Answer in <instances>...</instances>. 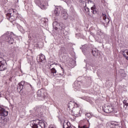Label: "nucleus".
I'll use <instances>...</instances> for the list:
<instances>
[{"label":"nucleus","instance_id":"nucleus-30","mask_svg":"<svg viewBox=\"0 0 128 128\" xmlns=\"http://www.w3.org/2000/svg\"><path fill=\"white\" fill-rule=\"evenodd\" d=\"M38 93V94L40 96H42V90H39Z\"/></svg>","mask_w":128,"mask_h":128},{"label":"nucleus","instance_id":"nucleus-29","mask_svg":"<svg viewBox=\"0 0 128 128\" xmlns=\"http://www.w3.org/2000/svg\"><path fill=\"white\" fill-rule=\"evenodd\" d=\"M84 10L86 12H88V14H90V8H84Z\"/></svg>","mask_w":128,"mask_h":128},{"label":"nucleus","instance_id":"nucleus-20","mask_svg":"<svg viewBox=\"0 0 128 128\" xmlns=\"http://www.w3.org/2000/svg\"><path fill=\"white\" fill-rule=\"evenodd\" d=\"M91 12L93 14H96V6H93L91 8Z\"/></svg>","mask_w":128,"mask_h":128},{"label":"nucleus","instance_id":"nucleus-33","mask_svg":"<svg viewBox=\"0 0 128 128\" xmlns=\"http://www.w3.org/2000/svg\"><path fill=\"white\" fill-rule=\"evenodd\" d=\"M84 0H80V2H82V1H83Z\"/></svg>","mask_w":128,"mask_h":128},{"label":"nucleus","instance_id":"nucleus-24","mask_svg":"<svg viewBox=\"0 0 128 128\" xmlns=\"http://www.w3.org/2000/svg\"><path fill=\"white\" fill-rule=\"evenodd\" d=\"M86 118H92V114L90 113H87L86 114Z\"/></svg>","mask_w":128,"mask_h":128},{"label":"nucleus","instance_id":"nucleus-17","mask_svg":"<svg viewBox=\"0 0 128 128\" xmlns=\"http://www.w3.org/2000/svg\"><path fill=\"white\" fill-rule=\"evenodd\" d=\"M62 16L64 20H68V13L66 11L62 12Z\"/></svg>","mask_w":128,"mask_h":128},{"label":"nucleus","instance_id":"nucleus-16","mask_svg":"<svg viewBox=\"0 0 128 128\" xmlns=\"http://www.w3.org/2000/svg\"><path fill=\"white\" fill-rule=\"evenodd\" d=\"M92 54L94 56H100V52L98 49L94 48L92 50Z\"/></svg>","mask_w":128,"mask_h":128},{"label":"nucleus","instance_id":"nucleus-18","mask_svg":"<svg viewBox=\"0 0 128 128\" xmlns=\"http://www.w3.org/2000/svg\"><path fill=\"white\" fill-rule=\"evenodd\" d=\"M7 20H8L11 22H14L16 20V18L12 15H10V16H6Z\"/></svg>","mask_w":128,"mask_h":128},{"label":"nucleus","instance_id":"nucleus-40","mask_svg":"<svg viewBox=\"0 0 128 128\" xmlns=\"http://www.w3.org/2000/svg\"><path fill=\"white\" fill-rule=\"evenodd\" d=\"M18 2V0H17Z\"/></svg>","mask_w":128,"mask_h":128},{"label":"nucleus","instance_id":"nucleus-36","mask_svg":"<svg viewBox=\"0 0 128 128\" xmlns=\"http://www.w3.org/2000/svg\"><path fill=\"white\" fill-rule=\"evenodd\" d=\"M60 74V76H64V74Z\"/></svg>","mask_w":128,"mask_h":128},{"label":"nucleus","instance_id":"nucleus-31","mask_svg":"<svg viewBox=\"0 0 128 128\" xmlns=\"http://www.w3.org/2000/svg\"><path fill=\"white\" fill-rule=\"evenodd\" d=\"M4 122L2 121V120H0V126H4V124H3Z\"/></svg>","mask_w":128,"mask_h":128},{"label":"nucleus","instance_id":"nucleus-32","mask_svg":"<svg viewBox=\"0 0 128 128\" xmlns=\"http://www.w3.org/2000/svg\"><path fill=\"white\" fill-rule=\"evenodd\" d=\"M49 128H56V126L51 124L50 125Z\"/></svg>","mask_w":128,"mask_h":128},{"label":"nucleus","instance_id":"nucleus-26","mask_svg":"<svg viewBox=\"0 0 128 128\" xmlns=\"http://www.w3.org/2000/svg\"><path fill=\"white\" fill-rule=\"evenodd\" d=\"M78 128H88V127H86V125H80L79 124L78 126Z\"/></svg>","mask_w":128,"mask_h":128},{"label":"nucleus","instance_id":"nucleus-23","mask_svg":"<svg viewBox=\"0 0 128 128\" xmlns=\"http://www.w3.org/2000/svg\"><path fill=\"white\" fill-rule=\"evenodd\" d=\"M58 24L60 26L59 27V28L60 30H62L64 28V24L63 23H60V24Z\"/></svg>","mask_w":128,"mask_h":128},{"label":"nucleus","instance_id":"nucleus-19","mask_svg":"<svg viewBox=\"0 0 128 128\" xmlns=\"http://www.w3.org/2000/svg\"><path fill=\"white\" fill-rule=\"evenodd\" d=\"M123 56L126 60H128V50H126L124 51Z\"/></svg>","mask_w":128,"mask_h":128},{"label":"nucleus","instance_id":"nucleus-10","mask_svg":"<svg viewBox=\"0 0 128 128\" xmlns=\"http://www.w3.org/2000/svg\"><path fill=\"white\" fill-rule=\"evenodd\" d=\"M62 7L60 6H57L54 10L53 14L54 16H60V14L62 12Z\"/></svg>","mask_w":128,"mask_h":128},{"label":"nucleus","instance_id":"nucleus-11","mask_svg":"<svg viewBox=\"0 0 128 128\" xmlns=\"http://www.w3.org/2000/svg\"><path fill=\"white\" fill-rule=\"evenodd\" d=\"M37 60H38L40 62H46V56L43 54H40L37 56Z\"/></svg>","mask_w":128,"mask_h":128},{"label":"nucleus","instance_id":"nucleus-37","mask_svg":"<svg viewBox=\"0 0 128 128\" xmlns=\"http://www.w3.org/2000/svg\"><path fill=\"white\" fill-rule=\"evenodd\" d=\"M90 34H92V36L94 35V34H92V32H90Z\"/></svg>","mask_w":128,"mask_h":128},{"label":"nucleus","instance_id":"nucleus-38","mask_svg":"<svg viewBox=\"0 0 128 128\" xmlns=\"http://www.w3.org/2000/svg\"><path fill=\"white\" fill-rule=\"evenodd\" d=\"M10 80H12V78H10Z\"/></svg>","mask_w":128,"mask_h":128},{"label":"nucleus","instance_id":"nucleus-25","mask_svg":"<svg viewBox=\"0 0 128 128\" xmlns=\"http://www.w3.org/2000/svg\"><path fill=\"white\" fill-rule=\"evenodd\" d=\"M123 103L125 106H128V99L124 100L123 101Z\"/></svg>","mask_w":128,"mask_h":128},{"label":"nucleus","instance_id":"nucleus-9","mask_svg":"<svg viewBox=\"0 0 128 128\" xmlns=\"http://www.w3.org/2000/svg\"><path fill=\"white\" fill-rule=\"evenodd\" d=\"M74 106H76V108H74V114L75 116H80V109L78 108V104H74Z\"/></svg>","mask_w":128,"mask_h":128},{"label":"nucleus","instance_id":"nucleus-4","mask_svg":"<svg viewBox=\"0 0 128 128\" xmlns=\"http://www.w3.org/2000/svg\"><path fill=\"white\" fill-rule=\"evenodd\" d=\"M35 4L40 6L42 10H46L48 8V2H41L40 0H36Z\"/></svg>","mask_w":128,"mask_h":128},{"label":"nucleus","instance_id":"nucleus-1","mask_svg":"<svg viewBox=\"0 0 128 128\" xmlns=\"http://www.w3.org/2000/svg\"><path fill=\"white\" fill-rule=\"evenodd\" d=\"M32 128H46V124L42 120H36L30 122Z\"/></svg>","mask_w":128,"mask_h":128},{"label":"nucleus","instance_id":"nucleus-34","mask_svg":"<svg viewBox=\"0 0 128 128\" xmlns=\"http://www.w3.org/2000/svg\"><path fill=\"white\" fill-rule=\"evenodd\" d=\"M82 100H86V98H84V97H82Z\"/></svg>","mask_w":128,"mask_h":128},{"label":"nucleus","instance_id":"nucleus-2","mask_svg":"<svg viewBox=\"0 0 128 128\" xmlns=\"http://www.w3.org/2000/svg\"><path fill=\"white\" fill-rule=\"evenodd\" d=\"M14 34L12 32H6L5 34L2 36V38H4L5 40L9 43L10 44H14Z\"/></svg>","mask_w":128,"mask_h":128},{"label":"nucleus","instance_id":"nucleus-5","mask_svg":"<svg viewBox=\"0 0 128 128\" xmlns=\"http://www.w3.org/2000/svg\"><path fill=\"white\" fill-rule=\"evenodd\" d=\"M104 38V33L100 30L97 32L96 36L95 38V40L101 44L102 42V38Z\"/></svg>","mask_w":128,"mask_h":128},{"label":"nucleus","instance_id":"nucleus-28","mask_svg":"<svg viewBox=\"0 0 128 128\" xmlns=\"http://www.w3.org/2000/svg\"><path fill=\"white\" fill-rule=\"evenodd\" d=\"M86 4H94V2L90 0H88V2H86L85 6H86Z\"/></svg>","mask_w":128,"mask_h":128},{"label":"nucleus","instance_id":"nucleus-22","mask_svg":"<svg viewBox=\"0 0 128 128\" xmlns=\"http://www.w3.org/2000/svg\"><path fill=\"white\" fill-rule=\"evenodd\" d=\"M66 52V48L64 47H61L60 49V54H62Z\"/></svg>","mask_w":128,"mask_h":128},{"label":"nucleus","instance_id":"nucleus-44","mask_svg":"<svg viewBox=\"0 0 128 128\" xmlns=\"http://www.w3.org/2000/svg\"><path fill=\"white\" fill-rule=\"evenodd\" d=\"M84 62H86V60H84Z\"/></svg>","mask_w":128,"mask_h":128},{"label":"nucleus","instance_id":"nucleus-8","mask_svg":"<svg viewBox=\"0 0 128 128\" xmlns=\"http://www.w3.org/2000/svg\"><path fill=\"white\" fill-rule=\"evenodd\" d=\"M29 84L31 88H32V84L25 82L24 81H22L20 82V83H19L18 84V86H17V88L18 90H22V88H24V86L25 84Z\"/></svg>","mask_w":128,"mask_h":128},{"label":"nucleus","instance_id":"nucleus-35","mask_svg":"<svg viewBox=\"0 0 128 128\" xmlns=\"http://www.w3.org/2000/svg\"><path fill=\"white\" fill-rule=\"evenodd\" d=\"M38 118H42V116H40L38 115Z\"/></svg>","mask_w":128,"mask_h":128},{"label":"nucleus","instance_id":"nucleus-43","mask_svg":"<svg viewBox=\"0 0 128 128\" xmlns=\"http://www.w3.org/2000/svg\"><path fill=\"white\" fill-rule=\"evenodd\" d=\"M84 54L86 56V54L84 53Z\"/></svg>","mask_w":128,"mask_h":128},{"label":"nucleus","instance_id":"nucleus-42","mask_svg":"<svg viewBox=\"0 0 128 128\" xmlns=\"http://www.w3.org/2000/svg\"><path fill=\"white\" fill-rule=\"evenodd\" d=\"M0 96H2V95H0Z\"/></svg>","mask_w":128,"mask_h":128},{"label":"nucleus","instance_id":"nucleus-21","mask_svg":"<svg viewBox=\"0 0 128 128\" xmlns=\"http://www.w3.org/2000/svg\"><path fill=\"white\" fill-rule=\"evenodd\" d=\"M110 128H116L118 126V125L114 124V122L110 124Z\"/></svg>","mask_w":128,"mask_h":128},{"label":"nucleus","instance_id":"nucleus-12","mask_svg":"<svg viewBox=\"0 0 128 128\" xmlns=\"http://www.w3.org/2000/svg\"><path fill=\"white\" fill-rule=\"evenodd\" d=\"M12 14H16V10L12 8L10 9L8 11L7 14H6V17L12 16Z\"/></svg>","mask_w":128,"mask_h":128},{"label":"nucleus","instance_id":"nucleus-15","mask_svg":"<svg viewBox=\"0 0 128 128\" xmlns=\"http://www.w3.org/2000/svg\"><path fill=\"white\" fill-rule=\"evenodd\" d=\"M80 82H75L72 85L73 88L76 90H78L80 88Z\"/></svg>","mask_w":128,"mask_h":128},{"label":"nucleus","instance_id":"nucleus-6","mask_svg":"<svg viewBox=\"0 0 128 128\" xmlns=\"http://www.w3.org/2000/svg\"><path fill=\"white\" fill-rule=\"evenodd\" d=\"M6 61L4 58L0 57V70H4L6 68Z\"/></svg>","mask_w":128,"mask_h":128},{"label":"nucleus","instance_id":"nucleus-27","mask_svg":"<svg viewBox=\"0 0 128 128\" xmlns=\"http://www.w3.org/2000/svg\"><path fill=\"white\" fill-rule=\"evenodd\" d=\"M58 24V22H53V28H54L55 30H58V27H56V26L54 27V24Z\"/></svg>","mask_w":128,"mask_h":128},{"label":"nucleus","instance_id":"nucleus-41","mask_svg":"<svg viewBox=\"0 0 128 128\" xmlns=\"http://www.w3.org/2000/svg\"><path fill=\"white\" fill-rule=\"evenodd\" d=\"M82 52H84V50H82Z\"/></svg>","mask_w":128,"mask_h":128},{"label":"nucleus","instance_id":"nucleus-7","mask_svg":"<svg viewBox=\"0 0 128 128\" xmlns=\"http://www.w3.org/2000/svg\"><path fill=\"white\" fill-rule=\"evenodd\" d=\"M102 110L106 114H110V112H114V108L112 106H105L102 107Z\"/></svg>","mask_w":128,"mask_h":128},{"label":"nucleus","instance_id":"nucleus-13","mask_svg":"<svg viewBox=\"0 0 128 128\" xmlns=\"http://www.w3.org/2000/svg\"><path fill=\"white\" fill-rule=\"evenodd\" d=\"M103 18V24H108L110 22V19L108 18H106V14H102Z\"/></svg>","mask_w":128,"mask_h":128},{"label":"nucleus","instance_id":"nucleus-39","mask_svg":"<svg viewBox=\"0 0 128 128\" xmlns=\"http://www.w3.org/2000/svg\"><path fill=\"white\" fill-rule=\"evenodd\" d=\"M68 108H70V106H68Z\"/></svg>","mask_w":128,"mask_h":128},{"label":"nucleus","instance_id":"nucleus-14","mask_svg":"<svg viewBox=\"0 0 128 128\" xmlns=\"http://www.w3.org/2000/svg\"><path fill=\"white\" fill-rule=\"evenodd\" d=\"M50 76L51 78H54V76H56L58 74H56V70L54 68H52L50 69Z\"/></svg>","mask_w":128,"mask_h":128},{"label":"nucleus","instance_id":"nucleus-3","mask_svg":"<svg viewBox=\"0 0 128 128\" xmlns=\"http://www.w3.org/2000/svg\"><path fill=\"white\" fill-rule=\"evenodd\" d=\"M8 112L4 108L0 106V120L2 121L4 124H6V116H8Z\"/></svg>","mask_w":128,"mask_h":128}]
</instances>
